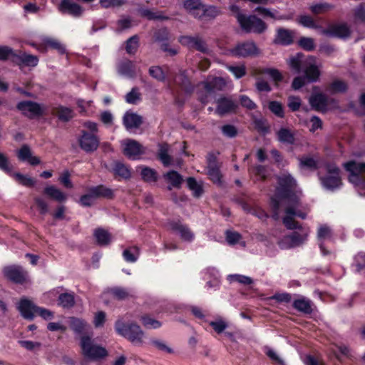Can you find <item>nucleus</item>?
I'll return each mask as SVG.
<instances>
[{"mask_svg":"<svg viewBox=\"0 0 365 365\" xmlns=\"http://www.w3.org/2000/svg\"><path fill=\"white\" fill-rule=\"evenodd\" d=\"M272 203L274 220L279 218L280 209L283 208L284 212V216L282 217L283 224L289 230H295L291 235L285 236L279 241V247L282 249H289L304 244L308 240L310 233L309 227L301 226L294 220L297 217L305 219L307 215V210L300 201L296 197L288 196L280 198L279 201L272 198Z\"/></svg>","mask_w":365,"mask_h":365,"instance_id":"obj_1","label":"nucleus"},{"mask_svg":"<svg viewBox=\"0 0 365 365\" xmlns=\"http://www.w3.org/2000/svg\"><path fill=\"white\" fill-rule=\"evenodd\" d=\"M287 63L296 73L302 71L304 73V76L294 78L292 83L294 90H299L308 83H314L319 80L322 65L315 57H305L302 53H297L289 58Z\"/></svg>","mask_w":365,"mask_h":365,"instance_id":"obj_2","label":"nucleus"},{"mask_svg":"<svg viewBox=\"0 0 365 365\" xmlns=\"http://www.w3.org/2000/svg\"><path fill=\"white\" fill-rule=\"evenodd\" d=\"M344 166L349 173V182L354 185L361 196L365 197V163L351 160Z\"/></svg>","mask_w":365,"mask_h":365,"instance_id":"obj_3","label":"nucleus"},{"mask_svg":"<svg viewBox=\"0 0 365 365\" xmlns=\"http://www.w3.org/2000/svg\"><path fill=\"white\" fill-rule=\"evenodd\" d=\"M324 170L325 173H319L322 187L331 192L339 189L341 186V179L338 167L334 164H327Z\"/></svg>","mask_w":365,"mask_h":365,"instance_id":"obj_4","label":"nucleus"},{"mask_svg":"<svg viewBox=\"0 0 365 365\" xmlns=\"http://www.w3.org/2000/svg\"><path fill=\"white\" fill-rule=\"evenodd\" d=\"M226 85V81L221 77H208L206 81L197 85V92L200 101L202 103L208 102V98L217 90H222Z\"/></svg>","mask_w":365,"mask_h":365,"instance_id":"obj_5","label":"nucleus"},{"mask_svg":"<svg viewBox=\"0 0 365 365\" xmlns=\"http://www.w3.org/2000/svg\"><path fill=\"white\" fill-rule=\"evenodd\" d=\"M115 331L120 336L128 339L135 345H141L144 333L140 327L135 324H125L122 321L118 320L115 324Z\"/></svg>","mask_w":365,"mask_h":365,"instance_id":"obj_6","label":"nucleus"},{"mask_svg":"<svg viewBox=\"0 0 365 365\" xmlns=\"http://www.w3.org/2000/svg\"><path fill=\"white\" fill-rule=\"evenodd\" d=\"M317 240L322 255L324 257H329V258H334L335 255L331 246L334 240L330 227L326 225L319 226Z\"/></svg>","mask_w":365,"mask_h":365,"instance_id":"obj_7","label":"nucleus"},{"mask_svg":"<svg viewBox=\"0 0 365 365\" xmlns=\"http://www.w3.org/2000/svg\"><path fill=\"white\" fill-rule=\"evenodd\" d=\"M81 347L83 356L91 360L98 361L107 355V351L102 346L93 343L88 336H83Z\"/></svg>","mask_w":365,"mask_h":365,"instance_id":"obj_8","label":"nucleus"},{"mask_svg":"<svg viewBox=\"0 0 365 365\" xmlns=\"http://www.w3.org/2000/svg\"><path fill=\"white\" fill-rule=\"evenodd\" d=\"M238 23L242 30L246 32L262 33L267 28L265 23L254 15L240 14L238 16Z\"/></svg>","mask_w":365,"mask_h":365,"instance_id":"obj_9","label":"nucleus"},{"mask_svg":"<svg viewBox=\"0 0 365 365\" xmlns=\"http://www.w3.org/2000/svg\"><path fill=\"white\" fill-rule=\"evenodd\" d=\"M258 53L259 49L253 41L239 43L227 53L228 55L236 57H250Z\"/></svg>","mask_w":365,"mask_h":365,"instance_id":"obj_10","label":"nucleus"},{"mask_svg":"<svg viewBox=\"0 0 365 365\" xmlns=\"http://www.w3.org/2000/svg\"><path fill=\"white\" fill-rule=\"evenodd\" d=\"M167 228L179 235L180 239L186 242H192L195 239L194 232L187 225L182 223L180 220L169 221Z\"/></svg>","mask_w":365,"mask_h":365,"instance_id":"obj_11","label":"nucleus"},{"mask_svg":"<svg viewBox=\"0 0 365 365\" xmlns=\"http://www.w3.org/2000/svg\"><path fill=\"white\" fill-rule=\"evenodd\" d=\"M17 108L24 115L29 118L39 117L44 114L46 110L44 106L30 101L19 102Z\"/></svg>","mask_w":365,"mask_h":365,"instance_id":"obj_12","label":"nucleus"},{"mask_svg":"<svg viewBox=\"0 0 365 365\" xmlns=\"http://www.w3.org/2000/svg\"><path fill=\"white\" fill-rule=\"evenodd\" d=\"M319 33L327 37L344 38L349 36L350 29L346 24L340 23L330 24L326 29L319 28Z\"/></svg>","mask_w":365,"mask_h":365,"instance_id":"obj_13","label":"nucleus"},{"mask_svg":"<svg viewBox=\"0 0 365 365\" xmlns=\"http://www.w3.org/2000/svg\"><path fill=\"white\" fill-rule=\"evenodd\" d=\"M3 273L9 280L19 284L26 281L28 274L21 267L11 265L4 268Z\"/></svg>","mask_w":365,"mask_h":365,"instance_id":"obj_14","label":"nucleus"},{"mask_svg":"<svg viewBox=\"0 0 365 365\" xmlns=\"http://www.w3.org/2000/svg\"><path fill=\"white\" fill-rule=\"evenodd\" d=\"M124 154L130 159L135 160L145 153L144 148L137 141L128 139L122 143Z\"/></svg>","mask_w":365,"mask_h":365,"instance_id":"obj_15","label":"nucleus"},{"mask_svg":"<svg viewBox=\"0 0 365 365\" xmlns=\"http://www.w3.org/2000/svg\"><path fill=\"white\" fill-rule=\"evenodd\" d=\"M209 178L216 184L221 183L222 175L220 170V166L217 162L216 157L213 154H209L207 156V172Z\"/></svg>","mask_w":365,"mask_h":365,"instance_id":"obj_16","label":"nucleus"},{"mask_svg":"<svg viewBox=\"0 0 365 365\" xmlns=\"http://www.w3.org/2000/svg\"><path fill=\"white\" fill-rule=\"evenodd\" d=\"M37 306L27 299H22L19 302L17 309L21 316L29 320H32L36 315Z\"/></svg>","mask_w":365,"mask_h":365,"instance_id":"obj_17","label":"nucleus"},{"mask_svg":"<svg viewBox=\"0 0 365 365\" xmlns=\"http://www.w3.org/2000/svg\"><path fill=\"white\" fill-rule=\"evenodd\" d=\"M179 41L182 45L186 46L190 48H195L202 53H205L207 51L205 43L199 36H181Z\"/></svg>","mask_w":365,"mask_h":365,"instance_id":"obj_18","label":"nucleus"},{"mask_svg":"<svg viewBox=\"0 0 365 365\" xmlns=\"http://www.w3.org/2000/svg\"><path fill=\"white\" fill-rule=\"evenodd\" d=\"M81 148L86 152H92L97 149L98 140L93 134L83 132L79 140Z\"/></svg>","mask_w":365,"mask_h":365,"instance_id":"obj_19","label":"nucleus"},{"mask_svg":"<svg viewBox=\"0 0 365 365\" xmlns=\"http://www.w3.org/2000/svg\"><path fill=\"white\" fill-rule=\"evenodd\" d=\"M279 192H289L296 186V181L287 172L284 171L278 176Z\"/></svg>","mask_w":365,"mask_h":365,"instance_id":"obj_20","label":"nucleus"},{"mask_svg":"<svg viewBox=\"0 0 365 365\" xmlns=\"http://www.w3.org/2000/svg\"><path fill=\"white\" fill-rule=\"evenodd\" d=\"M59 9L62 13H66L73 16H79L83 11L81 6L72 0H62L59 5Z\"/></svg>","mask_w":365,"mask_h":365,"instance_id":"obj_21","label":"nucleus"},{"mask_svg":"<svg viewBox=\"0 0 365 365\" xmlns=\"http://www.w3.org/2000/svg\"><path fill=\"white\" fill-rule=\"evenodd\" d=\"M123 125L128 130L138 128L142 123V118L137 113L127 111L123 118Z\"/></svg>","mask_w":365,"mask_h":365,"instance_id":"obj_22","label":"nucleus"},{"mask_svg":"<svg viewBox=\"0 0 365 365\" xmlns=\"http://www.w3.org/2000/svg\"><path fill=\"white\" fill-rule=\"evenodd\" d=\"M216 113L220 115L235 111L237 104L230 98H221L217 101Z\"/></svg>","mask_w":365,"mask_h":365,"instance_id":"obj_23","label":"nucleus"},{"mask_svg":"<svg viewBox=\"0 0 365 365\" xmlns=\"http://www.w3.org/2000/svg\"><path fill=\"white\" fill-rule=\"evenodd\" d=\"M14 61L19 66L34 67L37 66L38 63V58L36 56L29 54L26 53H22L19 55L14 56Z\"/></svg>","mask_w":365,"mask_h":365,"instance_id":"obj_24","label":"nucleus"},{"mask_svg":"<svg viewBox=\"0 0 365 365\" xmlns=\"http://www.w3.org/2000/svg\"><path fill=\"white\" fill-rule=\"evenodd\" d=\"M118 72L121 76L133 78L136 73L134 63L129 60L123 61L118 66Z\"/></svg>","mask_w":365,"mask_h":365,"instance_id":"obj_25","label":"nucleus"},{"mask_svg":"<svg viewBox=\"0 0 365 365\" xmlns=\"http://www.w3.org/2000/svg\"><path fill=\"white\" fill-rule=\"evenodd\" d=\"M327 98L322 93L313 94L309 98V103L312 108L317 110H325L327 106Z\"/></svg>","mask_w":365,"mask_h":365,"instance_id":"obj_26","label":"nucleus"},{"mask_svg":"<svg viewBox=\"0 0 365 365\" xmlns=\"http://www.w3.org/2000/svg\"><path fill=\"white\" fill-rule=\"evenodd\" d=\"M164 178L170 183V185L168 187L169 190H171L172 187L180 188L183 182L182 175L175 170L164 174Z\"/></svg>","mask_w":365,"mask_h":365,"instance_id":"obj_27","label":"nucleus"},{"mask_svg":"<svg viewBox=\"0 0 365 365\" xmlns=\"http://www.w3.org/2000/svg\"><path fill=\"white\" fill-rule=\"evenodd\" d=\"M18 157L22 161H27L32 165H36L40 163V160L36 156H33L29 148L24 145L18 152Z\"/></svg>","mask_w":365,"mask_h":365,"instance_id":"obj_28","label":"nucleus"},{"mask_svg":"<svg viewBox=\"0 0 365 365\" xmlns=\"http://www.w3.org/2000/svg\"><path fill=\"white\" fill-rule=\"evenodd\" d=\"M293 307L297 310L305 314H310L312 312V303L311 300L304 297H301L294 300Z\"/></svg>","mask_w":365,"mask_h":365,"instance_id":"obj_29","label":"nucleus"},{"mask_svg":"<svg viewBox=\"0 0 365 365\" xmlns=\"http://www.w3.org/2000/svg\"><path fill=\"white\" fill-rule=\"evenodd\" d=\"M93 235L97 243L101 246L108 245L112 241L111 235L103 228L96 229Z\"/></svg>","mask_w":365,"mask_h":365,"instance_id":"obj_30","label":"nucleus"},{"mask_svg":"<svg viewBox=\"0 0 365 365\" xmlns=\"http://www.w3.org/2000/svg\"><path fill=\"white\" fill-rule=\"evenodd\" d=\"M44 194L51 199L58 202H64L67 199V195L53 185H49L45 187Z\"/></svg>","mask_w":365,"mask_h":365,"instance_id":"obj_31","label":"nucleus"},{"mask_svg":"<svg viewBox=\"0 0 365 365\" xmlns=\"http://www.w3.org/2000/svg\"><path fill=\"white\" fill-rule=\"evenodd\" d=\"M53 113L62 121H68L73 117V111L72 109L62 106L54 108Z\"/></svg>","mask_w":365,"mask_h":365,"instance_id":"obj_32","label":"nucleus"},{"mask_svg":"<svg viewBox=\"0 0 365 365\" xmlns=\"http://www.w3.org/2000/svg\"><path fill=\"white\" fill-rule=\"evenodd\" d=\"M183 5L185 9L192 12L195 17L200 16L201 11H203V6L200 0H185Z\"/></svg>","mask_w":365,"mask_h":365,"instance_id":"obj_33","label":"nucleus"},{"mask_svg":"<svg viewBox=\"0 0 365 365\" xmlns=\"http://www.w3.org/2000/svg\"><path fill=\"white\" fill-rule=\"evenodd\" d=\"M293 41V33L287 29H279L275 42L282 45H289Z\"/></svg>","mask_w":365,"mask_h":365,"instance_id":"obj_34","label":"nucleus"},{"mask_svg":"<svg viewBox=\"0 0 365 365\" xmlns=\"http://www.w3.org/2000/svg\"><path fill=\"white\" fill-rule=\"evenodd\" d=\"M255 11L264 17H269L274 20L288 19V18L285 17L284 16L279 15L275 10L272 11L269 9L262 6L257 7Z\"/></svg>","mask_w":365,"mask_h":365,"instance_id":"obj_35","label":"nucleus"},{"mask_svg":"<svg viewBox=\"0 0 365 365\" xmlns=\"http://www.w3.org/2000/svg\"><path fill=\"white\" fill-rule=\"evenodd\" d=\"M255 11L264 17H269L274 20L288 19V18L285 17L284 16L279 15L275 10L272 11L269 9L262 6L257 7Z\"/></svg>","mask_w":365,"mask_h":365,"instance_id":"obj_36","label":"nucleus"},{"mask_svg":"<svg viewBox=\"0 0 365 365\" xmlns=\"http://www.w3.org/2000/svg\"><path fill=\"white\" fill-rule=\"evenodd\" d=\"M71 329L77 334H81L87 330L89 325L83 319L73 317L70 319Z\"/></svg>","mask_w":365,"mask_h":365,"instance_id":"obj_37","label":"nucleus"},{"mask_svg":"<svg viewBox=\"0 0 365 365\" xmlns=\"http://www.w3.org/2000/svg\"><path fill=\"white\" fill-rule=\"evenodd\" d=\"M277 137L281 143L287 144H293L294 137L290 130L287 128H281L277 133Z\"/></svg>","mask_w":365,"mask_h":365,"instance_id":"obj_38","label":"nucleus"},{"mask_svg":"<svg viewBox=\"0 0 365 365\" xmlns=\"http://www.w3.org/2000/svg\"><path fill=\"white\" fill-rule=\"evenodd\" d=\"M95 198L99 197H110L113 195V192L110 189L107 188L103 185H98L93 187L89 190Z\"/></svg>","mask_w":365,"mask_h":365,"instance_id":"obj_39","label":"nucleus"},{"mask_svg":"<svg viewBox=\"0 0 365 365\" xmlns=\"http://www.w3.org/2000/svg\"><path fill=\"white\" fill-rule=\"evenodd\" d=\"M227 279L230 283L237 282L243 285H249L253 282L251 277L239 274H229Z\"/></svg>","mask_w":365,"mask_h":365,"instance_id":"obj_40","label":"nucleus"},{"mask_svg":"<svg viewBox=\"0 0 365 365\" xmlns=\"http://www.w3.org/2000/svg\"><path fill=\"white\" fill-rule=\"evenodd\" d=\"M139 254V249L137 247H131L123 251V256L126 262H135L137 261Z\"/></svg>","mask_w":365,"mask_h":365,"instance_id":"obj_41","label":"nucleus"},{"mask_svg":"<svg viewBox=\"0 0 365 365\" xmlns=\"http://www.w3.org/2000/svg\"><path fill=\"white\" fill-rule=\"evenodd\" d=\"M142 178L148 182H154L157 180V173L155 170L148 167H140Z\"/></svg>","mask_w":365,"mask_h":365,"instance_id":"obj_42","label":"nucleus"},{"mask_svg":"<svg viewBox=\"0 0 365 365\" xmlns=\"http://www.w3.org/2000/svg\"><path fill=\"white\" fill-rule=\"evenodd\" d=\"M169 145L168 144H163L160 145L158 156L163 164L165 166L170 165L171 157L168 154Z\"/></svg>","mask_w":365,"mask_h":365,"instance_id":"obj_43","label":"nucleus"},{"mask_svg":"<svg viewBox=\"0 0 365 365\" xmlns=\"http://www.w3.org/2000/svg\"><path fill=\"white\" fill-rule=\"evenodd\" d=\"M187 184L190 190L193 192L195 197H199L202 193V188L201 184L197 182L194 178H188L187 179Z\"/></svg>","mask_w":365,"mask_h":365,"instance_id":"obj_44","label":"nucleus"},{"mask_svg":"<svg viewBox=\"0 0 365 365\" xmlns=\"http://www.w3.org/2000/svg\"><path fill=\"white\" fill-rule=\"evenodd\" d=\"M113 172L115 175L125 179L130 176V172L128 168L124 164L119 162L115 163Z\"/></svg>","mask_w":365,"mask_h":365,"instance_id":"obj_45","label":"nucleus"},{"mask_svg":"<svg viewBox=\"0 0 365 365\" xmlns=\"http://www.w3.org/2000/svg\"><path fill=\"white\" fill-rule=\"evenodd\" d=\"M59 304L63 307H71L73 306L75 301L74 297L71 294H61L58 297Z\"/></svg>","mask_w":365,"mask_h":365,"instance_id":"obj_46","label":"nucleus"},{"mask_svg":"<svg viewBox=\"0 0 365 365\" xmlns=\"http://www.w3.org/2000/svg\"><path fill=\"white\" fill-rule=\"evenodd\" d=\"M210 325L217 334L224 332L227 327V323L222 318H218L215 321L210 322Z\"/></svg>","mask_w":365,"mask_h":365,"instance_id":"obj_47","label":"nucleus"},{"mask_svg":"<svg viewBox=\"0 0 365 365\" xmlns=\"http://www.w3.org/2000/svg\"><path fill=\"white\" fill-rule=\"evenodd\" d=\"M138 38L137 36H133L128 39L126 42V52L129 54H134L138 48Z\"/></svg>","mask_w":365,"mask_h":365,"instance_id":"obj_48","label":"nucleus"},{"mask_svg":"<svg viewBox=\"0 0 365 365\" xmlns=\"http://www.w3.org/2000/svg\"><path fill=\"white\" fill-rule=\"evenodd\" d=\"M353 266L359 272L365 269V253L359 252L355 256Z\"/></svg>","mask_w":365,"mask_h":365,"instance_id":"obj_49","label":"nucleus"},{"mask_svg":"<svg viewBox=\"0 0 365 365\" xmlns=\"http://www.w3.org/2000/svg\"><path fill=\"white\" fill-rule=\"evenodd\" d=\"M150 75L159 81H164L166 77V75L163 70V68L160 66H152L149 69Z\"/></svg>","mask_w":365,"mask_h":365,"instance_id":"obj_50","label":"nucleus"},{"mask_svg":"<svg viewBox=\"0 0 365 365\" xmlns=\"http://www.w3.org/2000/svg\"><path fill=\"white\" fill-rule=\"evenodd\" d=\"M269 109L277 116L284 117V110L282 104L277 101H270L269 103Z\"/></svg>","mask_w":365,"mask_h":365,"instance_id":"obj_51","label":"nucleus"},{"mask_svg":"<svg viewBox=\"0 0 365 365\" xmlns=\"http://www.w3.org/2000/svg\"><path fill=\"white\" fill-rule=\"evenodd\" d=\"M346 89V83L340 80H336L334 81L330 86H329V91L331 93H339V92H344Z\"/></svg>","mask_w":365,"mask_h":365,"instance_id":"obj_52","label":"nucleus"},{"mask_svg":"<svg viewBox=\"0 0 365 365\" xmlns=\"http://www.w3.org/2000/svg\"><path fill=\"white\" fill-rule=\"evenodd\" d=\"M317 160L310 156H304L300 158V165L302 168L315 169L317 168Z\"/></svg>","mask_w":365,"mask_h":365,"instance_id":"obj_53","label":"nucleus"},{"mask_svg":"<svg viewBox=\"0 0 365 365\" xmlns=\"http://www.w3.org/2000/svg\"><path fill=\"white\" fill-rule=\"evenodd\" d=\"M14 177L16 181L25 186H33L35 183L33 178L20 173H14Z\"/></svg>","mask_w":365,"mask_h":365,"instance_id":"obj_54","label":"nucleus"},{"mask_svg":"<svg viewBox=\"0 0 365 365\" xmlns=\"http://www.w3.org/2000/svg\"><path fill=\"white\" fill-rule=\"evenodd\" d=\"M140 100V93L138 90L133 88L125 96V101L130 104H135Z\"/></svg>","mask_w":365,"mask_h":365,"instance_id":"obj_55","label":"nucleus"},{"mask_svg":"<svg viewBox=\"0 0 365 365\" xmlns=\"http://www.w3.org/2000/svg\"><path fill=\"white\" fill-rule=\"evenodd\" d=\"M310 125H309V130L310 132L314 133L317 130L322 128V120L316 115H313L311 117L309 120Z\"/></svg>","mask_w":365,"mask_h":365,"instance_id":"obj_56","label":"nucleus"},{"mask_svg":"<svg viewBox=\"0 0 365 365\" xmlns=\"http://www.w3.org/2000/svg\"><path fill=\"white\" fill-rule=\"evenodd\" d=\"M331 8V6L327 4V3H319L314 5H312L311 6V11L316 14H322L324 13L328 10H329Z\"/></svg>","mask_w":365,"mask_h":365,"instance_id":"obj_57","label":"nucleus"},{"mask_svg":"<svg viewBox=\"0 0 365 365\" xmlns=\"http://www.w3.org/2000/svg\"><path fill=\"white\" fill-rule=\"evenodd\" d=\"M142 322L145 327L148 328H159L161 326V323L157 320H155L149 317L144 316L141 318Z\"/></svg>","mask_w":365,"mask_h":365,"instance_id":"obj_58","label":"nucleus"},{"mask_svg":"<svg viewBox=\"0 0 365 365\" xmlns=\"http://www.w3.org/2000/svg\"><path fill=\"white\" fill-rule=\"evenodd\" d=\"M299 46L307 51H312L314 48V40L312 38L303 37L299 41Z\"/></svg>","mask_w":365,"mask_h":365,"instance_id":"obj_59","label":"nucleus"},{"mask_svg":"<svg viewBox=\"0 0 365 365\" xmlns=\"http://www.w3.org/2000/svg\"><path fill=\"white\" fill-rule=\"evenodd\" d=\"M46 43L47 46H49L57 50L61 54L66 52V48L64 46L56 39L48 38L46 40Z\"/></svg>","mask_w":365,"mask_h":365,"instance_id":"obj_60","label":"nucleus"},{"mask_svg":"<svg viewBox=\"0 0 365 365\" xmlns=\"http://www.w3.org/2000/svg\"><path fill=\"white\" fill-rule=\"evenodd\" d=\"M299 23L307 28H318L313 19L309 16H301L299 19Z\"/></svg>","mask_w":365,"mask_h":365,"instance_id":"obj_61","label":"nucleus"},{"mask_svg":"<svg viewBox=\"0 0 365 365\" xmlns=\"http://www.w3.org/2000/svg\"><path fill=\"white\" fill-rule=\"evenodd\" d=\"M205 279H220L218 270L214 267H209L204 272Z\"/></svg>","mask_w":365,"mask_h":365,"instance_id":"obj_62","label":"nucleus"},{"mask_svg":"<svg viewBox=\"0 0 365 365\" xmlns=\"http://www.w3.org/2000/svg\"><path fill=\"white\" fill-rule=\"evenodd\" d=\"M110 294L117 299H124L128 296L127 291L120 287L112 289L110 290Z\"/></svg>","mask_w":365,"mask_h":365,"instance_id":"obj_63","label":"nucleus"},{"mask_svg":"<svg viewBox=\"0 0 365 365\" xmlns=\"http://www.w3.org/2000/svg\"><path fill=\"white\" fill-rule=\"evenodd\" d=\"M240 102L242 106L249 110H253L256 108V104L247 96H240Z\"/></svg>","mask_w":365,"mask_h":365,"instance_id":"obj_64","label":"nucleus"}]
</instances>
